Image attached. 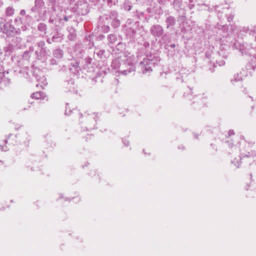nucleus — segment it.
I'll return each instance as SVG.
<instances>
[{"label":"nucleus","mask_w":256,"mask_h":256,"mask_svg":"<svg viewBox=\"0 0 256 256\" xmlns=\"http://www.w3.org/2000/svg\"><path fill=\"white\" fill-rule=\"evenodd\" d=\"M20 14H21L22 15H24V14H26V12H25V10H22L20 11Z\"/></svg>","instance_id":"nucleus-15"},{"label":"nucleus","mask_w":256,"mask_h":256,"mask_svg":"<svg viewBox=\"0 0 256 256\" xmlns=\"http://www.w3.org/2000/svg\"><path fill=\"white\" fill-rule=\"evenodd\" d=\"M230 20H232V18H228V22H230Z\"/></svg>","instance_id":"nucleus-18"},{"label":"nucleus","mask_w":256,"mask_h":256,"mask_svg":"<svg viewBox=\"0 0 256 256\" xmlns=\"http://www.w3.org/2000/svg\"><path fill=\"white\" fill-rule=\"evenodd\" d=\"M108 38L110 42L112 44L114 43L116 40V36L114 34L109 35Z\"/></svg>","instance_id":"nucleus-9"},{"label":"nucleus","mask_w":256,"mask_h":256,"mask_svg":"<svg viewBox=\"0 0 256 256\" xmlns=\"http://www.w3.org/2000/svg\"><path fill=\"white\" fill-rule=\"evenodd\" d=\"M6 143V140H0V149H2V150H6V149L4 148V146Z\"/></svg>","instance_id":"nucleus-12"},{"label":"nucleus","mask_w":256,"mask_h":256,"mask_svg":"<svg viewBox=\"0 0 256 256\" xmlns=\"http://www.w3.org/2000/svg\"><path fill=\"white\" fill-rule=\"evenodd\" d=\"M14 28L10 22H6L4 25L3 32L6 34H10V32H13Z\"/></svg>","instance_id":"nucleus-4"},{"label":"nucleus","mask_w":256,"mask_h":256,"mask_svg":"<svg viewBox=\"0 0 256 256\" xmlns=\"http://www.w3.org/2000/svg\"><path fill=\"white\" fill-rule=\"evenodd\" d=\"M168 27L173 26L175 23V20L172 17H169L166 20Z\"/></svg>","instance_id":"nucleus-8"},{"label":"nucleus","mask_w":256,"mask_h":256,"mask_svg":"<svg viewBox=\"0 0 256 256\" xmlns=\"http://www.w3.org/2000/svg\"><path fill=\"white\" fill-rule=\"evenodd\" d=\"M54 54L56 56L60 58L62 57V52L60 50H56L54 52Z\"/></svg>","instance_id":"nucleus-10"},{"label":"nucleus","mask_w":256,"mask_h":256,"mask_svg":"<svg viewBox=\"0 0 256 256\" xmlns=\"http://www.w3.org/2000/svg\"><path fill=\"white\" fill-rule=\"evenodd\" d=\"M106 1L108 4L111 6L112 5H114L116 4V2H118L117 0H105Z\"/></svg>","instance_id":"nucleus-13"},{"label":"nucleus","mask_w":256,"mask_h":256,"mask_svg":"<svg viewBox=\"0 0 256 256\" xmlns=\"http://www.w3.org/2000/svg\"><path fill=\"white\" fill-rule=\"evenodd\" d=\"M243 79V76L240 73H238L234 75V78L231 80L233 84H235L236 82H241Z\"/></svg>","instance_id":"nucleus-5"},{"label":"nucleus","mask_w":256,"mask_h":256,"mask_svg":"<svg viewBox=\"0 0 256 256\" xmlns=\"http://www.w3.org/2000/svg\"><path fill=\"white\" fill-rule=\"evenodd\" d=\"M150 32L153 35L156 36H160L163 33V29L160 26H154L150 29Z\"/></svg>","instance_id":"nucleus-3"},{"label":"nucleus","mask_w":256,"mask_h":256,"mask_svg":"<svg viewBox=\"0 0 256 256\" xmlns=\"http://www.w3.org/2000/svg\"><path fill=\"white\" fill-rule=\"evenodd\" d=\"M35 4L36 7L40 8L44 6V2L42 0H36Z\"/></svg>","instance_id":"nucleus-11"},{"label":"nucleus","mask_w":256,"mask_h":256,"mask_svg":"<svg viewBox=\"0 0 256 256\" xmlns=\"http://www.w3.org/2000/svg\"><path fill=\"white\" fill-rule=\"evenodd\" d=\"M113 24L115 27H117L120 25V22L118 20H114L113 22Z\"/></svg>","instance_id":"nucleus-14"},{"label":"nucleus","mask_w":256,"mask_h":256,"mask_svg":"<svg viewBox=\"0 0 256 256\" xmlns=\"http://www.w3.org/2000/svg\"><path fill=\"white\" fill-rule=\"evenodd\" d=\"M14 9L10 6L7 8L6 10V15L8 16H12L14 14Z\"/></svg>","instance_id":"nucleus-7"},{"label":"nucleus","mask_w":256,"mask_h":256,"mask_svg":"<svg viewBox=\"0 0 256 256\" xmlns=\"http://www.w3.org/2000/svg\"><path fill=\"white\" fill-rule=\"evenodd\" d=\"M229 134H230H230H234V131H233V130H230V131H229Z\"/></svg>","instance_id":"nucleus-16"},{"label":"nucleus","mask_w":256,"mask_h":256,"mask_svg":"<svg viewBox=\"0 0 256 256\" xmlns=\"http://www.w3.org/2000/svg\"><path fill=\"white\" fill-rule=\"evenodd\" d=\"M154 64L152 60L148 58H144L143 61L140 64V66L143 74H146L152 70V67Z\"/></svg>","instance_id":"nucleus-2"},{"label":"nucleus","mask_w":256,"mask_h":256,"mask_svg":"<svg viewBox=\"0 0 256 256\" xmlns=\"http://www.w3.org/2000/svg\"><path fill=\"white\" fill-rule=\"evenodd\" d=\"M134 56L130 52H125L122 56L118 59L114 60L112 62V66L114 68H121V72L124 75L127 74L128 72L134 70V67L133 65Z\"/></svg>","instance_id":"nucleus-1"},{"label":"nucleus","mask_w":256,"mask_h":256,"mask_svg":"<svg viewBox=\"0 0 256 256\" xmlns=\"http://www.w3.org/2000/svg\"><path fill=\"white\" fill-rule=\"evenodd\" d=\"M64 20L66 21H68V18L66 17H64Z\"/></svg>","instance_id":"nucleus-17"},{"label":"nucleus","mask_w":256,"mask_h":256,"mask_svg":"<svg viewBox=\"0 0 256 256\" xmlns=\"http://www.w3.org/2000/svg\"><path fill=\"white\" fill-rule=\"evenodd\" d=\"M46 95L42 92H40L33 93V98L36 100L44 99Z\"/></svg>","instance_id":"nucleus-6"}]
</instances>
